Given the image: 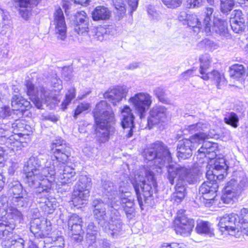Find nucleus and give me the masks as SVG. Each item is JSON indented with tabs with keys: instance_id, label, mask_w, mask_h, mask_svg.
<instances>
[{
	"instance_id": "1",
	"label": "nucleus",
	"mask_w": 248,
	"mask_h": 248,
	"mask_svg": "<svg viewBox=\"0 0 248 248\" xmlns=\"http://www.w3.org/2000/svg\"><path fill=\"white\" fill-rule=\"evenodd\" d=\"M50 149L52 154L50 158L46 160L43 154H34L23 167L25 183L29 186L38 189L37 193L47 192L50 189L57 170L62 184L69 183L75 180L74 169L65 166L71 155L70 147L60 138L52 142Z\"/></svg>"
},
{
	"instance_id": "2",
	"label": "nucleus",
	"mask_w": 248,
	"mask_h": 248,
	"mask_svg": "<svg viewBox=\"0 0 248 248\" xmlns=\"http://www.w3.org/2000/svg\"><path fill=\"white\" fill-rule=\"evenodd\" d=\"M119 200L112 201L111 206L109 207V233L112 237H117L122 230V221L118 210L121 206L125 211L128 219H131L135 215L134 199L131 196L130 192L125 187L121 186L119 189Z\"/></svg>"
},
{
	"instance_id": "3",
	"label": "nucleus",
	"mask_w": 248,
	"mask_h": 248,
	"mask_svg": "<svg viewBox=\"0 0 248 248\" xmlns=\"http://www.w3.org/2000/svg\"><path fill=\"white\" fill-rule=\"evenodd\" d=\"M167 178L169 183L173 185L176 178L175 192L186 196L187 183L193 184L196 181V177L190 168L177 164H170L167 166Z\"/></svg>"
},
{
	"instance_id": "4",
	"label": "nucleus",
	"mask_w": 248,
	"mask_h": 248,
	"mask_svg": "<svg viewBox=\"0 0 248 248\" xmlns=\"http://www.w3.org/2000/svg\"><path fill=\"white\" fill-rule=\"evenodd\" d=\"M132 184L134 187L137 200L141 209H143V201L147 202L156 186L154 173L150 170L145 172V178L140 175L135 177Z\"/></svg>"
},
{
	"instance_id": "5",
	"label": "nucleus",
	"mask_w": 248,
	"mask_h": 248,
	"mask_svg": "<svg viewBox=\"0 0 248 248\" xmlns=\"http://www.w3.org/2000/svg\"><path fill=\"white\" fill-rule=\"evenodd\" d=\"M142 155L147 161H153L155 165L161 169L163 166H169L170 164H176L172 161L170 153L167 146L160 141L148 145L144 149Z\"/></svg>"
},
{
	"instance_id": "6",
	"label": "nucleus",
	"mask_w": 248,
	"mask_h": 248,
	"mask_svg": "<svg viewBox=\"0 0 248 248\" xmlns=\"http://www.w3.org/2000/svg\"><path fill=\"white\" fill-rule=\"evenodd\" d=\"M26 93L38 109L42 108L43 104L48 105L57 100L56 94L42 86L35 87L29 80L25 81Z\"/></svg>"
},
{
	"instance_id": "7",
	"label": "nucleus",
	"mask_w": 248,
	"mask_h": 248,
	"mask_svg": "<svg viewBox=\"0 0 248 248\" xmlns=\"http://www.w3.org/2000/svg\"><path fill=\"white\" fill-rule=\"evenodd\" d=\"M108 107L106 101H101L93 110V116L96 124V134L98 140L102 142L108 139Z\"/></svg>"
},
{
	"instance_id": "8",
	"label": "nucleus",
	"mask_w": 248,
	"mask_h": 248,
	"mask_svg": "<svg viewBox=\"0 0 248 248\" xmlns=\"http://www.w3.org/2000/svg\"><path fill=\"white\" fill-rule=\"evenodd\" d=\"M209 124L204 122H200L195 124L188 125L183 130V133L185 135L189 134L194 135L192 136L189 140L194 141V143H198L200 144L201 142L205 139L209 138H214L215 136L217 135L215 130L209 129Z\"/></svg>"
},
{
	"instance_id": "9",
	"label": "nucleus",
	"mask_w": 248,
	"mask_h": 248,
	"mask_svg": "<svg viewBox=\"0 0 248 248\" xmlns=\"http://www.w3.org/2000/svg\"><path fill=\"white\" fill-rule=\"evenodd\" d=\"M91 179L86 175H81L76 185L72 196L75 206L80 207L88 200L91 187Z\"/></svg>"
},
{
	"instance_id": "10",
	"label": "nucleus",
	"mask_w": 248,
	"mask_h": 248,
	"mask_svg": "<svg viewBox=\"0 0 248 248\" xmlns=\"http://www.w3.org/2000/svg\"><path fill=\"white\" fill-rule=\"evenodd\" d=\"M214 9L208 7L206 9L204 14L202 18V23L198 18L197 16L194 14H190L188 16L186 21L187 25L191 28L194 32H199L200 31L204 32L207 35L211 34V17Z\"/></svg>"
},
{
	"instance_id": "11",
	"label": "nucleus",
	"mask_w": 248,
	"mask_h": 248,
	"mask_svg": "<svg viewBox=\"0 0 248 248\" xmlns=\"http://www.w3.org/2000/svg\"><path fill=\"white\" fill-rule=\"evenodd\" d=\"M11 124H0V143L4 144L11 150L18 151L24 146L18 134L10 135Z\"/></svg>"
},
{
	"instance_id": "12",
	"label": "nucleus",
	"mask_w": 248,
	"mask_h": 248,
	"mask_svg": "<svg viewBox=\"0 0 248 248\" xmlns=\"http://www.w3.org/2000/svg\"><path fill=\"white\" fill-rule=\"evenodd\" d=\"M185 212L183 210H179L174 222V230L176 233L184 237L190 234L195 224L194 219L188 217L185 214Z\"/></svg>"
},
{
	"instance_id": "13",
	"label": "nucleus",
	"mask_w": 248,
	"mask_h": 248,
	"mask_svg": "<svg viewBox=\"0 0 248 248\" xmlns=\"http://www.w3.org/2000/svg\"><path fill=\"white\" fill-rule=\"evenodd\" d=\"M129 102L140 118L142 119L152 103V96L147 93H139L131 97Z\"/></svg>"
},
{
	"instance_id": "14",
	"label": "nucleus",
	"mask_w": 248,
	"mask_h": 248,
	"mask_svg": "<svg viewBox=\"0 0 248 248\" xmlns=\"http://www.w3.org/2000/svg\"><path fill=\"white\" fill-rule=\"evenodd\" d=\"M228 168L224 158L216 159L213 170H207L206 177L209 181L219 184L227 175Z\"/></svg>"
},
{
	"instance_id": "15",
	"label": "nucleus",
	"mask_w": 248,
	"mask_h": 248,
	"mask_svg": "<svg viewBox=\"0 0 248 248\" xmlns=\"http://www.w3.org/2000/svg\"><path fill=\"white\" fill-rule=\"evenodd\" d=\"M238 216L234 213L226 214L221 217L218 223L220 231L223 232H227L230 235H234L235 232H238L242 228L237 222Z\"/></svg>"
},
{
	"instance_id": "16",
	"label": "nucleus",
	"mask_w": 248,
	"mask_h": 248,
	"mask_svg": "<svg viewBox=\"0 0 248 248\" xmlns=\"http://www.w3.org/2000/svg\"><path fill=\"white\" fill-rule=\"evenodd\" d=\"M76 25L75 31L78 35V40L79 42H87L89 38L88 34L89 22L86 13L84 11H79L76 14Z\"/></svg>"
},
{
	"instance_id": "17",
	"label": "nucleus",
	"mask_w": 248,
	"mask_h": 248,
	"mask_svg": "<svg viewBox=\"0 0 248 248\" xmlns=\"http://www.w3.org/2000/svg\"><path fill=\"white\" fill-rule=\"evenodd\" d=\"M53 25L57 39L64 41L67 37V27L63 12L60 7L56 8L54 13Z\"/></svg>"
},
{
	"instance_id": "18",
	"label": "nucleus",
	"mask_w": 248,
	"mask_h": 248,
	"mask_svg": "<svg viewBox=\"0 0 248 248\" xmlns=\"http://www.w3.org/2000/svg\"><path fill=\"white\" fill-rule=\"evenodd\" d=\"M219 186L218 183L206 181L202 183L199 188L200 194L205 201L204 203L206 206L210 207L212 205L214 199L217 196L216 192Z\"/></svg>"
},
{
	"instance_id": "19",
	"label": "nucleus",
	"mask_w": 248,
	"mask_h": 248,
	"mask_svg": "<svg viewBox=\"0 0 248 248\" xmlns=\"http://www.w3.org/2000/svg\"><path fill=\"white\" fill-rule=\"evenodd\" d=\"M122 115L121 125L124 129L125 133H126L125 137L127 138L131 137L133 133V128H135L134 119L135 117L132 112V110L128 106H124L121 109Z\"/></svg>"
},
{
	"instance_id": "20",
	"label": "nucleus",
	"mask_w": 248,
	"mask_h": 248,
	"mask_svg": "<svg viewBox=\"0 0 248 248\" xmlns=\"http://www.w3.org/2000/svg\"><path fill=\"white\" fill-rule=\"evenodd\" d=\"M167 108L162 106H154L150 111L148 118V124L151 129L154 125L164 123L167 119Z\"/></svg>"
},
{
	"instance_id": "21",
	"label": "nucleus",
	"mask_w": 248,
	"mask_h": 248,
	"mask_svg": "<svg viewBox=\"0 0 248 248\" xmlns=\"http://www.w3.org/2000/svg\"><path fill=\"white\" fill-rule=\"evenodd\" d=\"M198 145L189 139H185L179 142L177 148L178 158L186 159L189 158L192 155V151L196 149Z\"/></svg>"
},
{
	"instance_id": "22",
	"label": "nucleus",
	"mask_w": 248,
	"mask_h": 248,
	"mask_svg": "<svg viewBox=\"0 0 248 248\" xmlns=\"http://www.w3.org/2000/svg\"><path fill=\"white\" fill-rule=\"evenodd\" d=\"M217 148L216 143L204 142L201 147L199 149L197 155L198 158H200L206 157L209 159H213L217 155L216 152Z\"/></svg>"
},
{
	"instance_id": "23",
	"label": "nucleus",
	"mask_w": 248,
	"mask_h": 248,
	"mask_svg": "<svg viewBox=\"0 0 248 248\" xmlns=\"http://www.w3.org/2000/svg\"><path fill=\"white\" fill-rule=\"evenodd\" d=\"M128 92V89L125 86H117L109 91V103L113 106L116 105L124 97Z\"/></svg>"
},
{
	"instance_id": "24",
	"label": "nucleus",
	"mask_w": 248,
	"mask_h": 248,
	"mask_svg": "<svg viewBox=\"0 0 248 248\" xmlns=\"http://www.w3.org/2000/svg\"><path fill=\"white\" fill-rule=\"evenodd\" d=\"M233 181H229L225 186L223 194L221 197V201L224 203H232L236 200L238 192L234 190L232 186Z\"/></svg>"
},
{
	"instance_id": "25",
	"label": "nucleus",
	"mask_w": 248,
	"mask_h": 248,
	"mask_svg": "<svg viewBox=\"0 0 248 248\" xmlns=\"http://www.w3.org/2000/svg\"><path fill=\"white\" fill-rule=\"evenodd\" d=\"M213 31L220 36L228 39L230 34L228 32L227 23L220 18L215 17L214 19Z\"/></svg>"
},
{
	"instance_id": "26",
	"label": "nucleus",
	"mask_w": 248,
	"mask_h": 248,
	"mask_svg": "<svg viewBox=\"0 0 248 248\" xmlns=\"http://www.w3.org/2000/svg\"><path fill=\"white\" fill-rule=\"evenodd\" d=\"M201 78L205 80L209 78L212 79L216 81L218 89H221L227 84V81L224 75L217 70H213L205 75L201 76Z\"/></svg>"
},
{
	"instance_id": "27",
	"label": "nucleus",
	"mask_w": 248,
	"mask_h": 248,
	"mask_svg": "<svg viewBox=\"0 0 248 248\" xmlns=\"http://www.w3.org/2000/svg\"><path fill=\"white\" fill-rule=\"evenodd\" d=\"M14 228L13 224L9 223L6 221L2 220L0 222V240H1V244L4 241L11 240V238L14 236L12 232Z\"/></svg>"
},
{
	"instance_id": "28",
	"label": "nucleus",
	"mask_w": 248,
	"mask_h": 248,
	"mask_svg": "<svg viewBox=\"0 0 248 248\" xmlns=\"http://www.w3.org/2000/svg\"><path fill=\"white\" fill-rule=\"evenodd\" d=\"M230 181H233L232 186L233 187L234 190L238 192L248 186V178L243 172L239 173V176L232 178Z\"/></svg>"
},
{
	"instance_id": "29",
	"label": "nucleus",
	"mask_w": 248,
	"mask_h": 248,
	"mask_svg": "<svg viewBox=\"0 0 248 248\" xmlns=\"http://www.w3.org/2000/svg\"><path fill=\"white\" fill-rule=\"evenodd\" d=\"M24 240L19 236L14 234L11 240L4 241L2 243L3 248H24Z\"/></svg>"
},
{
	"instance_id": "30",
	"label": "nucleus",
	"mask_w": 248,
	"mask_h": 248,
	"mask_svg": "<svg viewBox=\"0 0 248 248\" xmlns=\"http://www.w3.org/2000/svg\"><path fill=\"white\" fill-rule=\"evenodd\" d=\"M9 192L13 196V199L19 197L27 192L26 190H23L21 184L18 181H13L9 185Z\"/></svg>"
},
{
	"instance_id": "31",
	"label": "nucleus",
	"mask_w": 248,
	"mask_h": 248,
	"mask_svg": "<svg viewBox=\"0 0 248 248\" xmlns=\"http://www.w3.org/2000/svg\"><path fill=\"white\" fill-rule=\"evenodd\" d=\"M200 62V73L202 76L208 73L207 70L211 66L212 58L208 54L201 55L199 58Z\"/></svg>"
},
{
	"instance_id": "32",
	"label": "nucleus",
	"mask_w": 248,
	"mask_h": 248,
	"mask_svg": "<svg viewBox=\"0 0 248 248\" xmlns=\"http://www.w3.org/2000/svg\"><path fill=\"white\" fill-rule=\"evenodd\" d=\"M93 19L94 21L105 20L108 18V11L107 8L99 6L96 7L92 13Z\"/></svg>"
},
{
	"instance_id": "33",
	"label": "nucleus",
	"mask_w": 248,
	"mask_h": 248,
	"mask_svg": "<svg viewBox=\"0 0 248 248\" xmlns=\"http://www.w3.org/2000/svg\"><path fill=\"white\" fill-rule=\"evenodd\" d=\"M93 204L94 206L93 213L95 217L100 220L105 219L106 215L104 203L98 200H96L93 202Z\"/></svg>"
},
{
	"instance_id": "34",
	"label": "nucleus",
	"mask_w": 248,
	"mask_h": 248,
	"mask_svg": "<svg viewBox=\"0 0 248 248\" xmlns=\"http://www.w3.org/2000/svg\"><path fill=\"white\" fill-rule=\"evenodd\" d=\"M196 230L199 234H204L211 236L213 234L210 223L205 221H198Z\"/></svg>"
},
{
	"instance_id": "35",
	"label": "nucleus",
	"mask_w": 248,
	"mask_h": 248,
	"mask_svg": "<svg viewBox=\"0 0 248 248\" xmlns=\"http://www.w3.org/2000/svg\"><path fill=\"white\" fill-rule=\"evenodd\" d=\"M245 72L244 66L237 64L233 65L230 67L229 74L231 78L238 80L244 75Z\"/></svg>"
},
{
	"instance_id": "36",
	"label": "nucleus",
	"mask_w": 248,
	"mask_h": 248,
	"mask_svg": "<svg viewBox=\"0 0 248 248\" xmlns=\"http://www.w3.org/2000/svg\"><path fill=\"white\" fill-rule=\"evenodd\" d=\"M112 3L116 10L115 13L116 14V19L120 20L125 13L124 2L123 0H112Z\"/></svg>"
},
{
	"instance_id": "37",
	"label": "nucleus",
	"mask_w": 248,
	"mask_h": 248,
	"mask_svg": "<svg viewBox=\"0 0 248 248\" xmlns=\"http://www.w3.org/2000/svg\"><path fill=\"white\" fill-rule=\"evenodd\" d=\"M41 229L37 235V238H42L47 237L51 231L52 228L50 225V222H47L46 220L43 219Z\"/></svg>"
},
{
	"instance_id": "38",
	"label": "nucleus",
	"mask_w": 248,
	"mask_h": 248,
	"mask_svg": "<svg viewBox=\"0 0 248 248\" xmlns=\"http://www.w3.org/2000/svg\"><path fill=\"white\" fill-rule=\"evenodd\" d=\"M239 121L238 116L233 112L228 113L224 118V122L233 128H237L238 126Z\"/></svg>"
},
{
	"instance_id": "39",
	"label": "nucleus",
	"mask_w": 248,
	"mask_h": 248,
	"mask_svg": "<svg viewBox=\"0 0 248 248\" xmlns=\"http://www.w3.org/2000/svg\"><path fill=\"white\" fill-rule=\"evenodd\" d=\"M220 10L223 14H228L234 5V0H220Z\"/></svg>"
},
{
	"instance_id": "40",
	"label": "nucleus",
	"mask_w": 248,
	"mask_h": 248,
	"mask_svg": "<svg viewBox=\"0 0 248 248\" xmlns=\"http://www.w3.org/2000/svg\"><path fill=\"white\" fill-rule=\"evenodd\" d=\"M42 220L39 218L32 219L30 223V231L37 237L38 232L40 230Z\"/></svg>"
},
{
	"instance_id": "41",
	"label": "nucleus",
	"mask_w": 248,
	"mask_h": 248,
	"mask_svg": "<svg viewBox=\"0 0 248 248\" xmlns=\"http://www.w3.org/2000/svg\"><path fill=\"white\" fill-rule=\"evenodd\" d=\"M30 1V4L26 7L21 6L20 9H19V13L21 16L25 20H27L30 16V13L28 9L26 8L28 7L29 6L31 5H37L40 0H29ZM19 5H20L19 4Z\"/></svg>"
},
{
	"instance_id": "42",
	"label": "nucleus",
	"mask_w": 248,
	"mask_h": 248,
	"mask_svg": "<svg viewBox=\"0 0 248 248\" xmlns=\"http://www.w3.org/2000/svg\"><path fill=\"white\" fill-rule=\"evenodd\" d=\"M232 30L236 33L243 32L246 29L245 22L239 21L237 22H230Z\"/></svg>"
},
{
	"instance_id": "43",
	"label": "nucleus",
	"mask_w": 248,
	"mask_h": 248,
	"mask_svg": "<svg viewBox=\"0 0 248 248\" xmlns=\"http://www.w3.org/2000/svg\"><path fill=\"white\" fill-rule=\"evenodd\" d=\"M200 44L202 46H204L206 49L210 51H214L217 49L219 47L218 43L214 42L213 40H210L208 38L203 39L201 42Z\"/></svg>"
},
{
	"instance_id": "44",
	"label": "nucleus",
	"mask_w": 248,
	"mask_h": 248,
	"mask_svg": "<svg viewBox=\"0 0 248 248\" xmlns=\"http://www.w3.org/2000/svg\"><path fill=\"white\" fill-rule=\"evenodd\" d=\"M13 201L16 203V205L18 207H26L29 202L28 193L26 192L23 195L20 196L19 197L14 199Z\"/></svg>"
},
{
	"instance_id": "45",
	"label": "nucleus",
	"mask_w": 248,
	"mask_h": 248,
	"mask_svg": "<svg viewBox=\"0 0 248 248\" xmlns=\"http://www.w3.org/2000/svg\"><path fill=\"white\" fill-rule=\"evenodd\" d=\"M75 97V89L71 88L68 91V93L65 95V99L62 103V107L63 109L66 108L67 105L69 104L71 100Z\"/></svg>"
},
{
	"instance_id": "46",
	"label": "nucleus",
	"mask_w": 248,
	"mask_h": 248,
	"mask_svg": "<svg viewBox=\"0 0 248 248\" xmlns=\"http://www.w3.org/2000/svg\"><path fill=\"white\" fill-rule=\"evenodd\" d=\"M239 21L245 22V16L241 10H235L231 13L230 22Z\"/></svg>"
},
{
	"instance_id": "47",
	"label": "nucleus",
	"mask_w": 248,
	"mask_h": 248,
	"mask_svg": "<svg viewBox=\"0 0 248 248\" xmlns=\"http://www.w3.org/2000/svg\"><path fill=\"white\" fill-rule=\"evenodd\" d=\"M237 222H239V225L242 226V228L245 229L243 227L244 224H248V210L246 208H243L241 210L240 215L238 216L237 218Z\"/></svg>"
},
{
	"instance_id": "48",
	"label": "nucleus",
	"mask_w": 248,
	"mask_h": 248,
	"mask_svg": "<svg viewBox=\"0 0 248 248\" xmlns=\"http://www.w3.org/2000/svg\"><path fill=\"white\" fill-rule=\"evenodd\" d=\"M82 223V220L78 215L76 214H72L69 217L68 221V227L81 225Z\"/></svg>"
},
{
	"instance_id": "49",
	"label": "nucleus",
	"mask_w": 248,
	"mask_h": 248,
	"mask_svg": "<svg viewBox=\"0 0 248 248\" xmlns=\"http://www.w3.org/2000/svg\"><path fill=\"white\" fill-rule=\"evenodd\" d=\"M154 93L155 96L158 99V100L162 102H164L165 99V90L162 87H158L154 90Z\"/></svg>"
},
{
	"instance_id": "50",
	"label": "nucleus",
	"mask_w": 248,
	"mask_h": 248,
	"mask_svg": "<svg viewBox=\"0 0 248 248\" xmlns=\"http://www.w3.org/2000/svg\"><path fill=\"white\" fill-rule=\"evenodd\" d=\"M90 108V104L87 103H82L79 104L76 108L75 111L74 117L76 119L78 115L82 112L88 110Z\"/></svg>"
},
{
	"instance_id": "51",
	"label": "nucleus",
	"mask_w": 248,
	"mask_h": 248,
	"mask_svg": "<svg viewBox=\"0 0 248 248\" xmlns=\"http://www.w3.org/2000/svg\"><path fill=\"white\" fill-rule=\"evenodd\" d=\"M107 37V30L103 27H100L97 29V31L94 35L95 39L98 41H102L105 37Z\"/></svg>"
},
{
	"instance_id": "52",
	"label": "nucleus",
	"mask_w": 248,
	"mask_h": 248,
	"mask_svg": "<svg viewBox=\"0 0 248 248\" xmlns=\"http://www.w3.org/2000/svg\"><path fill=\"white\" fill-rule=\"evenodd\" d=\"M163 3L168 8H175L179 7L182 3V0H161Z\"/></svg>"
},
{
	"instance_id": "53",
	"label": "nucleus",
	"mask_w": 248,
	"mask_h": 248,
	"mask_svg": "<svg viewBox=\"0 0 248 248\" xmlns=\"http://www.w3.org/2000/svg\"><path fill=\"white\" fill-rule=\"evenodd\" d=\"M21 99H22V97L19 94H15L13 96L11 105L14 109H18L21 108Z\"/></svg>"
},
{
	"instance_id": "54",
	"label": "nucleus",
	"mask_w": 248,
	"mask_h": 248,
	"mask_svg": "<svg viewBox=\"0 0 248 248\" xmlns=\"http://www.w3.org/2000/svg\"><path fill=\"white\" fill-rule=\"evenodd\" d=\"M147 12L149 15H150L153 19L158 20L160 19L159 13L155 10L153 6H148Z\"/></svg>"
},
{
	"instance_id": "55",
	"label": "nucleus",
	"mask_w": 248,
	"mask_h": 248,
	"mask_svg": "<svg viewBox=\"0 0 248 248\" xmlns=\"http://www.w3.org/2000/svg\"><path fill=\"white\" fill-rule=\"evenodd\" d=\"M51 84L52 86L55 88L54 89L55 92H59V91L62 89V80L57 78H54L52 79Z\"/></svg>"
},
{
	"instance_id": "56",
	"label": "nucleus",
	"mask_w": 248,
	"mask_h": 248,
	"mask_svg": "<svg viewBox=\"0 0 248 248\" xmlns=\"http://www.w3.org/2000/svg\"><path fill=\"white\" fill-rule=\"evenodd\" d=\"M56 205L53 204L48 199H46L44 202V208L46 212L48 213H52L55 209Z\"/></svg>"
},
{
	"instance_id": "57",
	"label": "nucleus",
	"mask_w": 248,
	"mask_h": 248,
	"mask_svg": "<svg viewBox=\"0 0 248 248\" xmlns=\"http://www.w3.org/2000/svg\"><path fill=\"white\" fill-rule=\"evenodd\" d=\"M9 213L11 214L12 218L15 220L20 221L22 218V215L21 212L16 208H12L10 210Z\"/></svg>"
},
{
	"instance_id": "58",
	"label": "nucleus",
	"mask_w": 248,
	"mask_h": 248,
	"mask_svg": "<svg viewBox=\"0 0 248 248\" xmlns=\"http://www.w3.org/2000/svg\"><path fill=\"white\" fill-rule=\"evenodd\" d=\"M11 109L9 107L3 106L0 107V118H5L10 115Z\"/></svg>"
},
{
	"instance_id": "59",
	"label": "nucleus",
	"mask_w": 248,
	"mask_h": 248,
	"mask_svg": "<svg viewBox=\"0 0 248 248\" xmlns=\"http://www.w3.org/2000/svg\"><path fill=\"white\" fill-rule=\"evenodd\" d=\"M160 248H186V245L183 243H172L171 244L164 243Z\"/></svg>"
},
{
	"instance_id": "60",
	"label": "nucleus",
	"mask_w": 248,
	"mask_h": 248,
	"mask_svg": "<svg viewBox=\"0 0 248 248\" xmlns=\"http://www.w3.org/2000/svg\"><path fill=\"white\" fill-rule=\"evenodd\" d=\"M185 196L183 194H178L177 192H173L171 197V200L177 203H180L184 199Z\"/></svg>"
},
{
	"instance_id": "61",
	"label": "nucleus",
	"mask_w": 248,
	"mask_h": 248,
	"mask_svg": "<svg viewBox=\"0 0 248 248\" xmlns=\"http://www.w3.org/2000/svg\"><path fill=\"white\" fill-rule=\"evenodd\" d=\"M187 2L188 8H194L202 6L203 0H187Z\"/></svg>"
},
{
	"instance_id": "62",
	"label": "nucleus",
	"mask_w": 248,
	"mask_h": 248,
	"mask_svg": "<svg viewBox=\"0 0 248 248\" xmlns=\"http://www.w3.org/2000/svg\"><path fill=\"white\" fill-rule=\"evenodd\" d=\"M195 71L193 69H188L182 73L181 77L185 80H187L191 77H193L195 75Z\"/></svg>"
},
{
	"instance_id": "63",
	"label": "nucleus",
	"mask_w": 248,
	"mask_h": 248,
	"mask_svg": "<svg viewBox=\"0 0 248 248\" xmlns=\"http://www.w3.org/2000/svg\"><path fill=\"white\" fill-rule=\"evenodd\" d=\"M95 239L96 237L93 233H90L88 232L86 235V242L88 246H92L95 243Z\"/></svg>"
},
{
	"instance_id": "64",
	"label": "nucleus",
	"mask_w": 248,
	"mask_h": 248,
	"mask_svg": "<svg viewBox=\"0 0 248 248\" xmlns=\"http://www.w3.org/2000/svg\"><path fill=\"white\" fill-rule=\"evenodd\" d=\"M68 229L70 230L71 233H78L79 234L80 233H83V231L82 229L81 224L75 226H71V227H68Z\"/></svg>"
}]
</instances>
